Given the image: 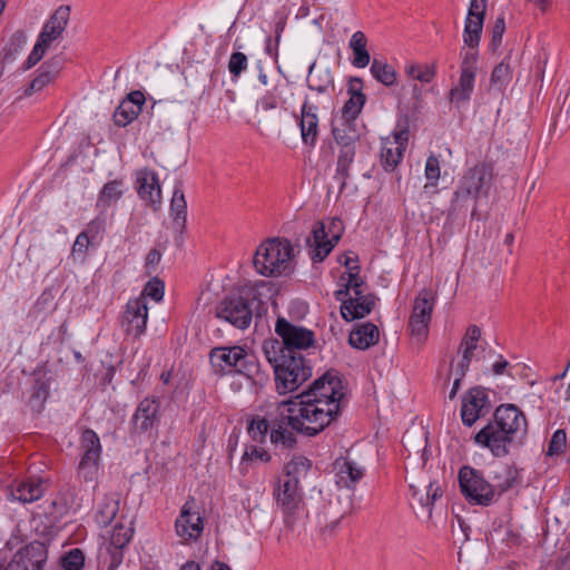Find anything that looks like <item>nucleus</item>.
<instances>
[{
    "label": "nucleus",
    "instance_id": "1a4fd4ad",
    "mask_svg": "<svg viewBox=\"0 0 570 570\" xmlns=\"http://www.w3.org/2000/svg\"><path fill=\"white\" fill-rule=\"evenodd\" d=\"M81 450L82 455L78 465V478L80 481H85L95 488L101 453L100 440L95 431L89 429L83 431L81 435Z\"/></svg>",
    "mask_w": 570,
    "mask_h": 570
},
{
    "label": "nucleus",
    "instance_id": "338daca9",
    "mask_svg": "<svg viewBox=\"0 0 570 570\" xmlns=\"http://www.w3.org/2000/svg\"><path fill=\"white\" fill-rule=\"evenodd\" d=\"M441 494H442V492H441L440 487H439L438 484H435V483L431 482V483L429 484V487H428V492H426V498H425V500H423V499L421 498V499H420V502H421L423 505L428 507V505H430V504H433V502H434L438 498H440V497H441Z\"/></svg>",
    "mask_w": 570,
    "mask_h": 570
},
{
    "label": "nucleus",
    "instance_id": "de8ad7c7",
    "mask_svg": "<svg viewBox=\"0 0 570 570\" xmlns=\"http://www.w3.org/2000/svg\"><path fill=\"white\" fill-rule=\"evenodd\" d=\"M85 566L83 552L75 548L61 557V567L63 570H81Z\"/></svg>",
    "mask_w": 570,
    "mask_h": 570
},
{
    "label": "nucleus",
    "instance_id": "f3484780",
    "mask_svg": "<svg viewBox=\"0 0 570 570\" xmlns=\"http://www.w3.org/2000/svg\"><path fill=\"white\" fill-rule=\"evenodd\" d=\"M195 507L193 498L187 500L175 522L176 533L183 542L196 541L203 533L204 522Z\"/></svg>",
    "mask_w": 570,
    "mask_h": 570
},
{
    "label": "nucleus",
    "instance_id": "79ce46f5",
    "mask_svg": "<svg viewBox=\"0 0 570 570\" xmlns=\"http://www.w3.org/2000/svg\"><path fill=\"white\" fill-rule=\"evenodd\" d=\"M264 353L269 362V364L273 365V368L275 370V366L281 364L283 356L287 357V355H291L287 353V350H285V345L283 342L278 341H268L264 343Z\"/></svg>",
    "mask_w": 570,
    "mask_h": 570
},
{
    "label": "nucleus",
    "instance_id": "c85d7f7f",
    "mask_svg": "<svg viewBox=\"0 0 570 570\" xmlns=\"http://www.w3.org/2000/svg\"><path fill=\"white\" fill-rule=\"evenodd\" d=\"M12 497L22 503H31L43 495L41 480L21 481L11 492Z\"/></svg>",
    "mask_w": 570,
    "mask_h": 570
},
{
    "label": "nucleus",
    "instance_id": "7ed1b4c3",
    "mask_svg": "<svg viewBox=\"0 0 570 570\" xmlns=\"http://www.w3.org/2000/svg\"><path fill=\"white\" fill-rule=\"evenodd\" d=\"M493 181V168L485 163L469 168L460 178L454 190L448 217L455 219L468 210L471 199L476 202L480 197H488Z\"/></svg>",
    "mask_w": 570,
    "mask_h": 570
},
{
    "label": "nucleus",
    "instance_id": "a19ab883",
    "mask_svg": "<svg viewBox=\"0 0 570 570\" xmlns=\"http://www.w3.org/2000/svg\"><path fill=\"white\" fill-rule=\"evenodd\" d=\"M440 175H441V168H440L439 159L432 155L426 159V164H425V178H426L428 183L423 186L424 194H430V193L433 194L434 193L433 188L435 187V185L440 178Z\"/></svg>",
    "mask_w": 570,
    "mask_h": 570
},
{
    "label": "nucleus",
    "instance_id": "aec40b11",
    "mask_svg": "<svg viewBox=\"0 0 570 570\" xmlns=\"http://www.w3.org/2000/svg\"><path fill=\"white\" fill-rule=\"evenodd\" d=\"M485 3L483 0H471L464 26L463 41L471 49L479 46L483 28Z\"/></svg>",
    "mask_w": 570,
    "mask_h": 570
},
{
    "label": "nucleus",
    "instance_id": "bf43d9fd",
    "mask_svg": "<svg viewBox=\"0 0 570 570\" xmlns=\"http://www.w3.org/2000/svg\"><path fill=\"white\" fill-rule=\"evenodd\" d=\"M48 48L49 47L47 45L42 43L40 40H37L32 51L30 52V55L26 61V68L30 69L36 63H38L42 59V57Z\"/></svg>",
    "mask_w": 570,
    "mask_h": 570
},
{
    "label": "nucleus",
    "instance_id": "dca6fc26",
    "mask_svg": "<svg viewBox=\"0 0 570 570\" xmlns=\"http://www.w3.org/2000/svg\"><path fill=\"white\" fill-rule=\"evenodd\" d=\"M491 404L485 389L471 387L462 396L461 419L464 425L472 426L480 417L490 411Z\"/></svg>",
    "mask_w": 570,
    "mask_h": 570
},
{
    "label": "nucleus",
    "instance_id": "3c124183",
    "mask_svg": "<svg viewBox=\"0 0 570 570\" xmlns=\"http://www.w3.org/2000/svg\"><path fill=\"white\" fill-rule=\"evenodd\" d=\"M45 68V66H42ZM57 76V72H52L47 69H42L41 72L36 77L29 87L26 89V95H31L33 92L40 91L47 85L52 82Z\"/></svg>",
    "mask_w": 570,
    "mask_h": 570
},
{
    "label": "nucleus",
    "instance_id": "2f4dec72",
    "mask_svg": "<svg viewBox=\"0 0 570 570\" xmlns=\"http://www.w3.org/2000/svg\"><path fill=\"white\" fill-rule=\"evenodd\" d=\"M370 71L375 80H377L379 82L386 87H391L396 83V70L385 60L374 58Z\"/></svg>",
    "mask_w": 570,
    "mask_h": 570
},
{
    "label": "nucleus",
    "instance_id": "e433bc0d",
    "mask_svg": "<svg viewBox=\"0 0 570 570\" xmlns=\"http://www.w3.org/2000/svg\"><path fill=\"white\" fill-rule=\"evenodd\" d=\"M121 186L122 181L118 179L107 183L100 191L97 206L106 208L115 204L122 195Z\"/></svg>",
    "mask_w": 570,
    "mask_h": 570
},
{
    "label": "nucleus",
    "instance_id": "052dcab7",
    "mask_svg": "<svg viewBox=\"0 0 570 570\" xmlns=\"http://www.w3.org/2000/svg\"><path fill=\"white\" fill-rule=\"evenodd\" d=\"M334 296H335L336 301L342 303L341 314H342V317L345 320L348 308L352 307L351 295H350V291L346 287V285L344 284L343 288L337 289L334 293Z\"/></svg>",
    "mask_w": 570,
    "mask_h": 570
},
{
    "label": "nucleus",
    "instance_id": "a878e982",
    "mask_svg": "<svg viewBox=\"0 0 570 570\" xmlns=\"http://www.w3.org/2000/svg\"><path fill=\"white\" fill-rule=\"evenodd\" d=\"M299 128L305 145L314 146L318 136L317 107L305 101L301 110Z\"/></svg>",
    "mask_w": 570,
    "mask_h": 570
},
{
    "label": "nucleus",
    "instance_id": "6e6552de",
    "mask_svg": "<svg viewBox=\"0 0 570 570\" xmlns=\"http://www.w3.org/2000/svg\"><path fill=\"white\" fill-rule=\"evenodd\" d=\"M276 387L279 394L293 392L307 379H309L312 371L305 364L302 355H287L283 356L281 364L275 366L274 370Z\"/></svg>",
    "mask_w": 570,
    "mask_h": 570
},
{
    "label": "nucleus",
    "instance_id": "393cba45",
    "mask_svg": "<svg viewBox=\"0 0 570 570\" xmlns=\"http://www.w3.org/2000/svg\"><path fill=\"white\" fill-rule=\"evenodd\" d=\"M334 472L337 487L346 489H353L364 474V470L347 458L335 460Z\"/></svg>",
    "mask_w": 570,
    "mask_h": 570
},
{
    "label": "nucleus",
    "instance_id": "b1692460",
    "mask_svg": "<svg viewBox=\"0 0 570 570\" xmlns=\"http://www.w3.org/2000/svg\"><path fill=\"white\" fill-rule=\"evenodd\" d=\"M132 537V529L124 524H116L112 528L107 551L111 561L109 570H114L122 562V549L129 543Z\"/></svg>",
    "mask_w": 570,
    "mask_h": 570
},
{
    "label": "nucleus",
    "instance_id": "4be33fe9",
    "mask_svg": "<svg viewBox=\"0 0 570 570\" xmlns=\"http://www.w3.org/2000/svg\"><path fill=\"white\" fill-rule=\"evenodd\" d=\"M490 482L494 490L495 500L498 501L505 492L519 485V470L513 464H500L493 471Z\"/></svg>",
    "mask_w": 570,
    "mask_h": 570
},
{
    "label": "nucleus",
    "instance_id": "6e6d98bb",
    "mask_svg": "<svg viewBox=\"0 0 570 570\" xmlns=\"http://www.w3.org/2000/svg\"><path fill=\"white\" fill-rule=\"evenodd\" d=\"M480 336V328L476 325H470L465 332L464 337L461 341L460 348L469 347L472 350H476Z\"/></svg>",
    "mask_w": 570,
    "mask_h": 570
},
{
    "label": "nucleus",
    "instance_id": "39448f33",
    "mask_svg": "<svg viewBox=\"0 0 570 570\" xmlns=\"http://www.w3.org/2000/svg\"><path fill=\"white\" fill-rule=\"evenodd\" d=\"M271 419V442L281 445L283 449H291L295 445L296 439L293 431L314 436L320 432L308 431L307 428H315L313 423L305 420V415H299L297 405L291 400L277 403L275 410L268 413Z\"/></svg>",
    "mask_w": 570,
    "mask_h": 570
},
{
    "label": "nucleus",
    "instance_id": "680f3d73",
    "mask_svg": "<svg viewBox=\"0 0 570 570\" xmlns=\"http://www.w3.org/2000/svg\"><path fill=\"white\" fill-rule=\"evenodd\" d=\"M259 460L262 462H268L271 460V455L263 448L250 446L243 454V461H254Z\"/></svg>",
    "mask_w": 570,
    "mask_h": 570
},
{
    "label": "nucleus",
    "instance_id": "603ef678",
    "mask_svg": "<svg viewBox=\"0 0 570 570\" xmlns=\"http://www.w3.org/2000/svg\"><path fill=\"white\" fill-rule=\"evenodd\" d=\"M567 444V434L564 430H557L549 443L548 455H558L563 452Z\"/></svg>",
    "mask_w": 570,
    "mask_h": 570
},
{
    "label": "nucleus",
    "instance_id": "37998d69",
    "mask_svg": "<svg viewBox=\"0 0 570 570\" xmlns=\"http://www.w3.org/2000/svg\"><path fill=\"white\" fill-rule=\"evenodd\" d=\"M340 279L341 282H345V285L348 288L350 293H353L352 296H360L361 294L365 293V283L363 278L360 276L358 265H355L352 268V272H348L346 276L345 274H342Z\"/></svg>",
    "mask_w": 570,
    "mask_h": 570
},
{
    "label": "nucleus",
    "instance_id": "0eeeda50",
    "mask_svg": "<svg viewBox=\"0 0 570 570\" xmlns=\"http://www.w3.org/2000/svg\"><path fill=\"white\" fill-rule=\"evenodd\" d=\"M458 480L460 490L468 502L481 507H489L497 502L492 484L481 471L463 465L459 470Z\"/></svg>",
    "mask_w": 570,
    "mask_h": 570
},
{
    "label": "nucleus",
    "instance_id": "ea45409f",
    "mask_svg": "<svg viewBox=\"0 0 570 570\" xmlns=\"http://www.w3.org/2000/svg\"><path fill=\"white\" fill-rule=\"evenodd\" d=\"M351 92L350 99L344 104L342 109L344 121L348 122L356 119L365 102V96L361 91L352 90Z\"/></svg>",
    "mask_w": 570,
    "mask_h": 570
},
{
    "label": "nucleus",
    "instance_id": "bb28decb",
    "mask_svg": "<svg viewBox=\"0 0 570 570\" xmlns=\"http://www.w3.org/2000/svg\"><path fill=\"white\" fill-rule=\"evenodd\" d=\"M380 332L373 323H364L354 328L348 337V342L353 347L366 350L379 342Z\"/></svg>",
    "mask_w": 570,
    "mask_h": 570
},
{
    "label": "nucleus",
    "instance_id": "2eb2a0df",
    "mask_svg": "<svg viewBox=\"0 0 570 570\" xmlns=\"http://www.w3.org/2000/svg\"><path fill=\"white\" fill-rule=\"evenodd\" d=\"M476 61V52L470 50L463 55L459 83L450 91V101L456 107H460L470 99L474 88L475 73L478 69Z\"/></svg>",
    "mask_w": 570,
    "mask_h": 570
},
{
    "label": "nucleus",
    "instance_id": "f03ea898",
    "mask_svg": "<svg viewBox=\"0 0 570 570\" xmlns=\"http://www.w3.org/2000/svg\"><path fill=\"white\" fill-rule=\"evenodd\" d=\"M527 429L523 412L513 404H502L494 411L493 419L474 435V442L495 458H503L522 442Z\"/></svg>",
    "mask_w": 570,
    "mask_h": 570
},
{
    "label": "nucleus",
    "instance_id": "5701e85b",
    "mask_svg": "<svg viewBox=\"0 0 570 570\" xmlns=\"http://www.w3.org/2000/svg\"><path fill=\"white\" fill-rule=\"evenodd\" d=\"M137 191L141 199L157 207L161 203V189L157 174L149 169L137 173Z\"/></svg>",
    "mask_w": 570,
    "mask_h": 570
},
{
    "label": "nucleus",
    "instance_id": "49530a36",
    "mask_svg": "<svg viewBox=\"0 0 570 570\" xmlns=\"http://www.w3.org/2000/svg\"><path fill=\"white\" fill-rule=\"evenodd\" d=\"M269 429L271 422H268V420L265 417H257L250 421L247 431L253 441L263 443Z\"/></svg>",
    "mask_w": 570,
    "mask_h": 570
},
{
    "label": "nucleus",
    "instance_id": "4468645a",
    "mask_svg": "<svg viewBox=\"0 0 570 570\" xmlns=\"http://www.w3.org/2000/svg\"><path fill=\"white\" fill-rule=\"evenodd\" d=\"M275 332L281 336L287 353L301 355V350H306L314 344V333L305 327L296 326L281 317L276 321Z\"/></svg>",
    "mask_w": 570,
    "mask_h": 570
},
{
    "label": "nucleus",
    "instance_id": "f257e3e1",
    "mask_svg": "<svg viewBox=\"0 0 570 570\" xmlns=\"http://www.w3.org/2000/svg\"><path fill=\"white\" fill-rule=\"evenodd\" d=\"M341 380L327 372L316 380L313 386L291 401L297 405L299 415H305L307 422L315 428H307L308 431L321 432L340 413V402L343 397Z\"/></svg>",
    "mask_w": 570,
    "mask_h": 570
},
{
    "label": "nucleus",
    "instance_id": "c756f323",
    "mask_svg": "<svg viewBox=\"0 0 570 570\" xmlns=\"http://www.w3.org/2000/svg\"><path fill=\"white\" fill-rule=\"evenodd\" d=\"M348 46L353 51L352 65L356 68H365L371 61V56L366 48L367 38L365 33L355 31L350 39Z\"/></svg>",
    "mask_w": 570,
    "mask_h": 570
},
{
    "label": "nucleus",
    "instance_id": "473e14b6",
    "mask_svg": "<svg viewBox=\"0 0 570 570\" xmlns=\"http://www.w3.org/2000/svg\"><path fill=\"white\" fill-rule=\"evenodd\" d=\"M404 153V147L395 146L390 142V138L383 141L381 150V163L385 170L392 171L400 164Z\"/></svg>",
    "mask_w": 570,
    "mask_h": 570
},
{
    "label": "nucleus",
    "instance_id": "5fc2aeb1",
    "mask_svg": "<svg viewBox=\"0 0 570 570\" xmlns=\"http://www.w3.org/2000/svg\"><path fill=\"white\" fill-rule=\"evenodd\" d=\"M247 67V57L242 52L232 53L228 62L229 72L237 77L239 76Z\"/></svg>",
    "mask_w": 570,
    "mask_h": 570
},
{
    "label": "nucleus",
    "instance_id": "0e129e2a",
    "mask_svg": "<svg viewBox=\"0 0 570 570\" xmlns=\"http://www.w3.org/2000/svg\"><path fill=\"white\" fill-rule=\"evenodd\" d=\"M90 237L88 236V233H83L81 232L75 243H73V246H72V254L73 255H81L82 257L86 255L87 253V249L89 247V244H90Z\"/></svg>",
    "mask_w": 570,
    "mask_h": 570
},
{
    "label": "nucleus",
    "instance_id": "4c0bfd02",
    "mask_svg": "<svg viewBox=\"0 0 570 570\" xmlns=\"http://www.w3.org/2000/svg\"><path fill=\"white\" fill-rule=\"evenodd\" d=\"M140 114V107H137L132 101H121L114 112L115 125L125 127L130 124Z\"/></svg>",
    "mask_w": 570,
    "mask_h": 570
},
{
    "label": "nucleus",
    "instance_id": "7c9ffc66",
    "mask_svg": "<svg viewBox=\"0 0 570 570\" xmlns=\"http://www.w3.org/2000/svg\"><path fill=\"white\" fill-rule=\"evenodd\" d=\"M376 297L373 294L363 293L360 296H351L352 307L348 308L345 320L353 321L368 315L374 308Z\"/></svg>",
    "mask_w": 570,
    "mask_h": 570
},
{
    "label": "nucleus",
    "instance_id": "9b49d317",
    "mask_svg": "<svg viewBox=\"0 0 570 570\" xmlns=\"http://www.w3.org/2000/svg\"><path fill=\"white\" fill-rule=\"evenodd\" d=\"M274 495L277 505L281 507L284 513L285 524L292 528L295 522V514L303 501L299 483H297V480L292 481L291 478L281 476Z\"/></svg>",
    "mask_w": 570,
    "mask_h": 570
},
{
    "label": "nucleus",
    "instance_id": "72a5a7b5",
    "mask_svg": "<svg viewBox=\"0 0 570 570\" xmlns=\"http://www.w3.org/2000/svg\"><path fill=\"white\" fill-rule=\"evenodd\" d=\"M48 396V383L45 380L37 379L35 380L31 386L28 405L32 411L40 412L43 409L45 402L47 401Z\"/></svg>",
    "mask_w": 570,
    "mask_h": 570
},
{
    "label": "nucleus",
    "instance_id": "09e8293b",
    "mask_svg": "<svg viewBox=\"0 0 570 570\" xmlns=\"http://www.w3.org/2000/svg\"><path fill=\"white\" fill-rule=\"evenodd\" d=\"M118 512V501H109L101 504L96 513L98 524L107 527Z\"/></svg>",
    "mask_w": 570,
    "mask_h": 570
},
{
    "label": "nucleus",
    "instance_id": "e2e57ef3",
    "mask_svg": "<svg viewBox=\"0 0 570 570\" xmlns=\"http://www.w3.org/2000/svg\"><path fill=\"white\" fill-rule=\"evenodd\" d=\"M504 30H505L504 19L498 18L492 28V39H491V43H490L492 50H495L500 46Z\"/></svg>",
    "mask_w": 570,
    "mask_h": 570
},
{
    "label": "nucleus",
    "instance_id": "c9c22d12",
    "mask_svg": "<svg viewBox=\"0 0 570 570\" xmlns=\"http://www.w3.org/2000/svg\"><path fill=\"white\" fill-rule=\"evenodd\" d=\"M186 209L187 203L184 191L180 187H175L170 202V210L174 215L175 223L181 228H184L186 224Z\"/></svg>",
    "mask_w": 570,
    "mask_h": 570
},
{
    "label": "nucleus",
    "instance_id": "a18cd8bd",
    "mask_svg": "<svg viewBox=\"0 0 570 570\" xmlns=\"http://www.w3.org/2000/svg\"><path fill=\"white\" fill-rule=\"evenodd\" d=\"M405 72L409 77L414 80H419L423 83H429L433 80L435 76L434 66L430 65H411L406 67Z\"/></svg>",
    "mask_w": 570,
    "mask_h": 570
},
{
    "label": "nucleus",
    "instance_id": "cd10ccee",
    "mask_svg": "<svg viewBox=\"0 0 570 570\" xmlns=\"http://www.w3.org/2000/svg\"><path fill=\"white\" fill-rule=\"evenodd\" d=\"M159 405L154 399H144L134 415V425L140 431L150 429L158 413Z\"/></svg>",
    "mask_w": 570,
    "mask_h": 570
},
{
    "label": "nucleus",
    "instance_id": "423d86ee",
    "mask_svg": "<svg viewBox=\"0 0 570 570\" xmlns=\"http://www.w3.org/2000/svg\"><path fill=\"white\" fill-rule=\"evenodd\" d=\"M209 361L216 373H239L253 379L259 372V365L253 354L240 346L215 347L210 351Z\"/></svg>",
    "mask_w": 570,
    "mask_h": 570
},
{
    "label": "nucleus",
    "instance_id": "a211bd4d",
    "mask_svg": "<svg viewBox=\"0 0 570 570\" xmlns=\"http://www.w3.org/2000/svg\"><path fill=\"white\" fill-rule=\"evenodd\" d=\"M47 558L46 546L33 541L18 550L3 570H42Z\"/></svg>",
    "mask_w": 570,
    "mask_h": 570
},
{
    "label": "nucleus",
    "instance_id": "774afa93",
    "mask_svg": "<svg viewBox=\"0 0 570 570\" xmlns=\"http://www.w3.org/2000/svg\"><path fill=\"white\" fill-rule=\"evenodd\" d=\"M105 220L102 218H95L88 225L83 233H88V236L94 239L104 229Z\"/></svg>",
    "mask_w": 570,
    "mask_h": 570
},
{
    "label": "nucleus",
    "instance_id": "ddd939ff",
    "mask_svg": "<svg viewBox=\"0 0 570 570\" xmlns=\"http://www.w3.org/2000/svg\"><path fill=\"white\" fill-rule=\"evenodd\" d=\"M434 304L435 295L431 289L424 288L419 293L414 301L409 322L412 335L419 338L426 337Z\"/></svg>",
    "mask_w": 570,
    "mask_h": 570
},
{
    "label": "nucleus",
    "instance_id": "6ab92c4d",
    "mask_svg": "<svg viewBox=\"0 0 570 570\" xmlns=\"http://www.w3.org/2000/svg\"><path fill=\"white\" fill-rule=\"evenodd\" d=\"M147 320L148 307L145 297L130 299L121 321L125 332L134 337H139L146 330Z\"/></svg>",
    "mask_w": 570,
    "mask_h": 570
},
{
    "label": "nucleus",
    "instance_id": "20e7f679",
    "mask_svg": "<svg viewBox=\"0 0 570 570\" xmlns=\"http://www.w3.org/2000/svg\"><path fill=\"white\" fill-rule=\"evenodd\" d=\"M294 247L289 239L271 237L262 242L253 257L255 271L264 277H279L293 272Z\"/></svg>",
    "mask_w": 570,
    "mask_h": 570
},
{
    "label": "nucleus",
    "instance_id": "c03bdc74",
    "mask_svg": "<svg viewBox=\"0 0 570 570\" xmlns=\"http://www.w3.org/2000/svg\"><path fill=\"white\" fill-rule=\"evenodd\" d=\"M287 85L284 81H277L273 88L272 91H267V94L261 98L257 106L264 111L275 109L281 100V92L284 88H286Z\"/></svg>",
    "mask_w": 570,
    "mask_h": 570
},
{
    "label": "nucleus",
    "instance_id": "4d7b16f0",
    "mask_svg": "<svg viewBox=\"0 0 570 570\" xmlns=\"http://www.w3.org/2000/svg\"><path fill=\"white\" fill-rule=\"evenodd\" d=\"M510 76L511 70L509 65L501 62L493 69L491 75V82L501 86L510 79Z\"/></svg>",
    "mask_w": 570,
    "mask_h": 570
},
{
    "label": "nucleus",
    "instance_id": "f8f14e48",
    "mask_svg": "<svg viewBox=\"0 0 570 570\" xmlns=\"http://www.w3.org/2000/svg\"><path fill=\"white\" fill-rule=\"evenodd\" d=\"M344 230L343 223L340 218H332L327 227L323 223H317L312 230L314 262H322L331 253L336 243L340 240Z\"/></svg>",
    "mask_w": 570,
    "mask_h": 570
},
{
    "label": "nucleus",
    "instance_id": "8fccbe9b",
    "mask_svg": "<svg viewBox=\"0 0 570 570\" xmlns=\"http://www.w3.org/2000/svg\"><path fill=\"white\" fill-rule=\"evenodd\" d=\"M355 156V147L341 148L337 159V174L341 175L343 180L348 177V168L353 163Z\"/></svg>",
    "mask_w": 570,
    "mask_h": 570
},
{
    "label": "nucleus",
    "instance_id": "412c9836",
    "mask_svg": "<svg viewBox=\"0 0 570 570\" xmlns=\"http://www.w3.org/2000/svg\"><path fill=\"white\" fill-rule=\"evenodd\" d=\"M69 6H60L57 8L49 20L45 23L38 40L49 47L52 41L59 39L62 36L69 22Z\"/></svg>",
    "mask_w": 570,
    "mask_h": 570
},
{
    "label": "nucleus",
    "instance_id": "9d476101",
    "mask_svg": "<svg viewBox=\"0 0 570 570\" xmlns=\"http://www.w3.org/2000/svg\"><path fill=\"white\" fill-rule=\"evenodd\" d=\"M215 314L219 320L240 330L247 328L253 318L250 302L243 296H226L217 304Z\"/></svg>",
    "mask_w": 570,
    "mask_h": 570
},
{
    "label": "nucleus",
    "instance_id": "13d9d810",
    "mask_svg": "<svg viewBox=\"0 0 570 570\" xmlns=\"http://www.w3.org/2000/svg\"><path fill=\"white\" fill-rule=\"evenodd\" d=\"M250 291L253 298L262 302L263 296L273 295V285L269 282L259 281L252 286Z\"/></svg>",
    "mask_w": 570,
    "mask_h": 570
},
{
    "label": "nucleus",
    "instance_id": "864d4df0",
    "mask_svg": "<svg viewBox=\"0 0 570 570\" xmlns=\"http://www.w3.org/2000/svg\"><path fill=\"white\" fill-rule=\"evenodd\" d=\"M140 296L145 298L150 297L154 301L159 302L164 296V283L158 278L149 281Z\"/></svg>",
    "mask_w": 570,
    "mask_h": 570
},
{
    "label": "nucleus",
    "instance_id": "69168bd1",
    "mask_svg": "<svg viewBox=\"0 0 570 570\" xmlns=\"http://www.w3.org/2000/svg\"><path fill=\"white\" fill-rule=\"evenodd\" d=\"M460 351L462 352V358L456 364V371H460V376H465L475 350L462 347Z\"/></svg>",
    "mask_w": 570,
    "mask_h": 570
},
{
    "label": "nucleus",
    "instance_id": "58836bf2",
    "mask_svg": "<svg viewBox=\"0 0 570 570\" xmlns=\"http://www.w3.org/2000/svg\"><path fill=\"white\" fill-rule=\"evenodd\" d=\"M333 136L341 148L355 147V141L358 138L356 131L351 127L348 121H343L340 126H333Z\"/></svg>",
    "mask_w": 570,
    "mask_h": 570
},
{
    "label": "nucleus",
    "instance_id": "f704fd0d",
    "mask_svg": "<svg viewBox=\"0 0 570 570\" xmlns=\"http://www.w3.org/2000/svg\"><path fill=\"white\" fill-rule=\"evenodd\" d=\"M311 461L302 455L294 456L286 465H285V474L283 478H291L293 480H299L305 478L311 469Z\"/></svg>",
    "mask_w": 570,
    "mask_h": 570
}]
</instances>
